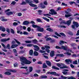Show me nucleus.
Returning a JSON list of instances; mask_svg holds the SVG:
<instances>
[{"mask_svg":"<svg viewBox=\"0 0 79 79\" xmlns=\"http://www.w3.org/2000/svg\"><path fill=\"white\" fill-rule=\"evenodd\" d=\"M43 68H47V66L46 65V63H44L42 67Z\"/></svg>","mask_w":79,"mask_h":79,"instance_id":"nucleus-22","label":"nucleus"},{"mask_svg":"<svg viewBox=\"0 0 79 79\" xmlns=\"http://www.w3.org/2000/svg\"><path fill=\"white\" fill-rule=\"evenodd\" d=\"M30 23L27 21H25L23 22V24L24 25H28V24H29Z\"/></svg>","mask_w":79,"mask_h":79,"instance_id":"nucleus-10","label":"nucleus"},{"mask_svg":"<svg viewBox=\"0 0 79 79\" xmlns=\"http://www.w3.org/2000/svg\"><path fill=\"white\" fill-rule=\"evenodd\" d=\"M47 77L44 75H41L40 76V79H44L45 78H47Z\"/></svg>","mask_w":79,"mask_h":79,"instance_id":"nucleus-19","label":"nucleus"},{"mask_svg":"<svg viewBox=\"0 0 79 79\" xmlns=\"http://www.w3.org/2000/svg\"><path fill=\"white\" fill-rule=\"evenodd\" d=\"M45 50L46 51V52H47V53H50V50L46 49H45Z\"/></svg>","mask_w":79,"mask_h":79,"instance_id":"nucleus-64","label":"nucleus"},{"mask_svg":"<svg viewBox=\"0 0 79 79\" xmlns=\"http://www.w3.org/2000/svg\"><path fill=\"white\" fill-rule=\"evenodd\" d=\"M14 40H15L16 42L19 45H20V44H21V43L19 42L18 41V40H16L15 39Z\"/></svg>","mask_w":79,"mask_h":79,"instance_id":"nucleus-46","label":"nucleus"},{"mask_svg":"<svg viewBox=\"0 0 79 79\" xmlns=\"http://www.w3.org/2000/svg\"><path fill=\"white\" fill-rule=\"evenodd\" d=\"M26 2L27 3H31L32 2L31 0H26Z\"/></svg>","mask_w":79,"mask_h":79,"instance_id":"nucleus-26","label":"nucleus"},{"mask_svg":"<svg viewBox=\"0 0 79 79\" xmlns=\"http://www.w3.org/2000/svg\"><path fill=\"white\" fill-rule=\"evenodd\" d=\"M32 42L34 44H36V43H37V40L36 39L32 40Z\"/></svg>","mask_w":79,"mask_h":79,"instance_id":"nucleus-31","label":"nucleus"},{"mask_svg":"<svg viewBox=\"0 0 79 79\" xmlns=\"http://www.w3.org/2000/svg\"><path fill=\"white\" fill-rule=\"evenodd\" d=\"M27 3L25 2H23L22 3L20 4L22 5H26Z\"/></svg>","mask_w":79,"mask_h":79,"instance_id":"nucleus-41","label":"nucleus"},{"mask_svg":"<svg viewBox=\"0 0 79 79\" xmlns=\"http://www.w3.org/2000/svg\"><path fill=\"white\" fill-rule=\"evenodd\" d=\"M0 31H2L3 32H5L6 30L5 29V28L4 27H0Z\"/></svg>","mask_w":79,"mask_h":79,"instance_id":"nucleus-9","label":"nucleus"},{"mask_svg":"<svg viewBox=\"0 0 79 79\" xmlns=\"http://www.w3.org/2000/svg\"><path fill=\"white\" fill-rule=\"evenodd\" d=\"M33 47H34V48H35V51H39V50L40 48H39V46H38L37 45H33Z\"/></svg>","mask_w":79,"mask_h":79,"instance_id":"nucleus-7","label":"nucleus"},{"mask_svg":"<svg viewBox=\"0 0 79 79\" xmlns=\"http://www.w3.org/2000/svg\"><path fill=\"white\" fill-rule=\"evenodd\" d=\"M18 46L17 44H13L11 46V48H16Z\"/></svg>","mask_w":79,"mask_h":79,"instance_id":"nucleus-16","label":"nucleus"},{"mask_svg":"<svg viewBox=\"0 0 79 79\" xmlns=\"http://www.w3.org/2000/svg\"><path fill=\"white\" fill-rule=\"evenodd\" d=\"M59 27H61V28H66V27L65 26L62 25H60L57 26Z\"/></svg>","mask_w":79,"mask_h":79,"instance_id":"nucleus-21","label":"nucleus"},{"mask_svg":"<svg viewBox=\"0 0 79 79\" xmlns=\"http://www.w3.org/2000/svg\"><path fill=\"white\" fill-rule=\"evenodd\" d=\"M37 30L38 31H39V32H44V28H41V27L39 26H38L37 27Z\"/></svg>","mask_w":79,"mask_h":79,"instance_id":"nucleus-4","label":"nucleus"},{"mask_svg":"<svg viewBox=\"0 0 79 79\" xmlns=\"http://www.w3.org/2000/svg\"><path fill=\"white\" fill-rule=\"evenodd\" d=\"M30 23L32 24V25L35 24V22H34L32 21H31Z\"/></svg>","mask_w":79,"mask_h":79,"instance_id":"nucleus-62","label":"nucleus"},{"mask_svg":"<svg viewBox=\"0 0 79 79\" xmlns=\"http://www.w3.org/2000/svg\"><path fill=\"white\" fill-rule=\"evenodd\" d=\"M71 16V15H65V18H68Z\"/></svg>","mask_w":79,"mask_h":79,"instance_id":"nucleus-40","label":"nucleus"},{"mask_svg":"<svg viewBox=\"0 0 79 79\" xmlns=\"http://www.w3.org/2000/svg\"><path fill=\"white\" fill-rule=\"evenodd\" d=\"M44 47L46 48H48V49L50 48V46L48 45L44 46Z\"/></svg>","mask_w":79,"mask_h":79,"instance_id":"nucleus-48","label":"nucleus"},{"mask_svg":"<svg viewBox=\"0 0 79 79\" xmlns=\"http://www.w3.org/2000/svg\"><path fill=\"white\" fill-rule=\"evenodd\" d=\"M29 5L31 6H32L33 7H35L37 6V5L32 3H30Z\"/></svg>","mask_w":79,"mask_h":79,"instance_id":"nucleus-18","label":"nucleus"},{"mask_svg":"<svg viewBox=\"0 0 79 79\" xmlns=\"http://www.w3.org/2000/svg\"><path fill=\"white\" fill-rule=\"evenodd\" d=\"M25 42L27 44H31L32 43V41H31L26 40V41H25Z\"/></svg>","mask_w":79,"mask_h":79,"instance_id":"nucleus-32","label":"nucleus"},{"mask_svg":"<svg viewBox=\"0 0 79 79\" xmlns=\"http://www.w3.org/2000/svg\"><path fill=\"white\" fill-rule=\"evenodd\" d=\"M18 23H17L14 22L13 23V25H14L15 26H17V25H18Z\"/></svg>","mask_w":79,"mask_h":79,"instance_id":"nucleus-55","label":"nucleus"},{"mask_svg":"<svg viewBox=\"0 0 79 79\" xmlns=\"http://www.w3.org/2000/svg\"><path fill=\"white\" fill-rule=\"evenodd\" d=\"M62 73L64 75H67L68 74V72L66 71L63 72H62Z\"/></svg>","mask_w":79,"mask_h":79,"instance_id":"nucleus-39","label":"nucleus"},{"mask_svg":"<svg viewBox=\"0 0 79 79\" xmlns=\"http://www.w3.org/2000/svg\"><path fill=\"white\" fill-rule=\"evenodd\" d=\"M60 69H64V68H68V66H64L62 67H60Z\"/></svg>","mask_w":79,"mask_h":79,"instance_id":"nucleus-28","label":"nucleus"},{"mask_svg":"<svg viewBox=\"0 0 79 79\" xmlns=\"http://www.w3.org/2000/svg\"><path fill=\"white\" fill-rule=\"evenodd\" d=\"M66 24H67L68 26H69L70 24L71 23V20H69L67 21L66 23Z\"/></svg>","mask_w":79,"mask_h":79,"instance_id":"nucleus-14","label":"nucleus"},{"mask_svg":"<svg viewBox=\"0 0 79 79\" xmlns=\"http://www.w3.org/2000/svg\"><path fill=\"white\" fill-rule=\"evenodd\" d=\"M56 56H60V57H64V55L63 54H58L56 55Z\"/></svg>","mask_w":79,"mask_h":79,"instance_id":"nucleus-15","label":"nucleus"},{"mask_svg":"<svg viewBox=\"0 0 79 79\" xmlns=\"http://www.w3.org/2000/svg\"><path fill=\"white\" fill-rule=\"evenodd\" d=\"M20 60L21 61V64L22 65H24V64H30L31 63V62L28 60L25 57L22 56L20 57Z\"/></svg>","mask_w":79,"mask_h":79,"instance_id":"nucleus-1","label":"nucleus"},{"mask_svg":"<svg viewBox=\"0 0 79 79\" xmlns=\"http://www.w3.org/2000/svg\"><path fill=\"white\" fill-rule=\"evenodd\" d=\"M33 2H35V3H39V0H33Z\"/></svg>","mask_w":79,"mask_h":79,"instance_id":"nucleus-52","label":"nucleus"},{"mask_svg":"<svg viewBox=\"0 0 79 79\" xmlns=\"http://www.w3.org/2000/svg\"><path fill=\"white\" fill-rule=\"evenodd\" d=\"M52 68L55 69H56L57 70H60V69L58 68L55 66H52Z\"/></svg>","mask_w":79,"mask_h":79,"instance_id":"nucleus-20","label":"nucleus"},{"mask_svg":"<svg viewBox=\"0 0 79 79\" xmlns=\"http://www.w3.org/2000/svg\"><path fill=\"white\" fill-rule=\"evenodd\" d=\"M56 48L57 49H62L63 50H68V47L67 46H61V48L58 46H56Z\"/></svg>","mask_w":79,"mask_h":79,"instance_id":"nucleus-2","label":"nucleus"},{"mask_svg":"<svg viewBox=\"0 0 79 79\" xmlns=\"http://www.w3.org/2000/svg\"><path fill=\"white\" fill-rule=\"evenodd\" d=\"M10 32L12 34H15V31L13 29H11L10 30Z\"/></svg>","mask_w":79,"mask_h":79,"instance_id":"nucleus-37","label":"nucleus"},{"mask_svg":"<svg viewBox=\"0 0 79 79\" xmlns=\"http://www.w3.org/2000/svg\"><path fill=\"white\" fill-rule=\"evenodd\" d=\"M46 30L47 31H49V32H53V29H52L50 28L46 29Z\"/></svg>","mask_w":79,"mask_h":79,"instance_id":"nucleus-17","label":"nucleus"},{"mask_svg":"<svg viewBox=\"0 0 79 79\" xmlns=\"http://www.w3.org/2000/svg\"><path fill=\"white\" fill-rule=\"evenodd\" d=\"M50 11L51 12V13L49 12V13L50 14V15H56V14H57V13H56V11H55L54 9H51L50 10Z\"/></svg>","mask_w":79,"mask_h":79,"instance_id":"nucleus-5","label":"nucleus"},{"mask_svg":"<svg viewBox=\"0 0 79 79\" xmlns=\"http://www.w3.org/2000/svg\"><path fill=\"white\" fill-rule=\"evenodd\" d=\"M29 71L30 73L31 72H32V70H33V68H32V67H30L29 68Z\"/></svg>","mask_w":79,"mask_h":79,"instance_id":"nucleus-29","label":"nucleus"},{"mask_svg":"<svg viewBox=\"0 0 79 79\" xmlns=\"http://www.w3.org/2000/svg\"><path fill=\"white\" fill-rule=\"evenodd\" d=\"M55 34L56 35H57V36H58V37H61V35H60V34H59L58 33L56 32H55Z\"/></svg>","mask_w":79,"mask_h":79,"instance_id":"nucleus-44","label":"nucleus"},{"mask_svg":"<svg viewBox=\"0 0 79 79\" xmlns=\"http://www.w3.org/2000/svg\"><path fill=\"white\" fill-rule=\"evenodd\" d=\"M34 44H27V47H34Z\"/></svg>","mask_w":79,"mask_h":79,"instance_id":"nucleus-30","label":"nucleus"},{"mask_svg":"<svg viewBox=\"0 0 79 79\" xmlns=\"http://www.w3.org/2000/svg\"><path fill=\"white\" fill-rule=\"evenodd\" d=\"M56 72H53L51 73V74H52L53 75H55H55L56 74Z\"/></svg>","mask_w":79,"mask_h":79,"instance_id":"nucleus-53","label":"nucleus"},{"mask_svg":"<svg viewBox=\"0 0 79 79\" xmlns=\"http://www.w3.org/2000/svg\"><path fill=\"white\" fill-rule=\"evenodd\" d=\"M54 53H55L54 51H51V52L50 53V56L52 57H53V56L55 55Z\"/></svg>","mask_w":79,"mask_h":79,"instance_id":"nucleus-12","label":"nucleus"},{"mask_svg":"<svg viewBox=\"0 0 79 79\" xmlns=\"http://www.w3.org/2000/svg\"><path fill=\"white\" fill-rule=\"evenodd\" d=\"M65 61L66 62L67 64H70L69 62H70V63L72 62V60L71 59H66L65 60Z\"/></svg>","mask_w":79,"mask_h":79,"instance_id":"nucleus-8","label":"nucleus"},{"mask_svg":"<svg viewBox=\"0 0 79 79\" xmlns=\"http://www.w3.org/2000/svg\"><path fill=\"white\" fill-rule=\"evenodd\" d=\"M1 45L2 47H3L4 48H6V47L5 46V44H4L2 43Z\"/></svg>","mask_w":79,"mask_h":79,"instance_id":"nucleus-49","label":"nucleus"},{"mask_svg":"<svg viewBox=\"0 0 79 79\" xmlns=\"http://www.w3.org/2000/svg\"><path fill=\"white\" fill-rule=\"evenodd\" d=\"M32 26L34 28H37L38 26L37 25H32Z\"/></svg>","mask_w":79,"mask_h":79,"instance_id":"nucleus-38","label":"nucleus"},{"mask_svg":"<svg viewBox=\"0 0 79 79\" xmlns=\"http://www.w3.org/2000/svg\"><path fill=\"white\" fill-rule=\"evenodd\" d=\"M60 34L61 35H62V36H64V37H66V35L64 34L63 33H60Z\"/></svg>","mask_w":79,"mask_h":79,"instance_id":"nucleus-43","label":"nucleus"},{"mask_svg":"<svg viewBox=\"0 0 79 79\" xmlns=\"http://www.w3.org/2000/svg\"><path fill=\"white\" fill-rule=\"evenodd\" d=\"M37 21H38V22H41V21H42L41 20V19H37Z\"/></svg>","mask_w":79,"mask_h":79,"instance_id":"nucleus-63","label":"nucleus"},{"mask_svg":"<svg viewBox=\"0 0 79 79\" xmlns=\"http://www.w3.org/2000/svg\"><path fill=\"white\" fill-rule=\"evenodd\" d=\"M56 65L59 67H61V65L60 63L56 64Z\"/></svg>","mask_w":79,"mask_h":79,"instance_id":"nucleus-58","label":"nucleus"},{"mask_svg":"<svg viewBox=\"0 0 79 79\" xmlns=\"http://www.w3.org/2000/svg\"><path fill=\"white\" fill-rule=\"evenodd\" d=\"M40 53H45L46 52L44 51L40 50Z\"/></svg>","mask_w":79,"mask_h":79,"instance_id":"nucleus-59","label":"nucleus"},{"mask_svg":"<svg viewBox=\"0 0 79 79\" xmlns=\"http://www.w3.org/2000/svg\"><path fill=\"white\" fill-rule=\"evenodd\" d=\"M10 40V38H7L6 39H4L1 40V42H7V41H8Z\"/></svg>","mask_w":79,"mask_h":79,"instance_id":"nucleus-6","label":"nucleus"},{"mask_svg":"<svg viewBox=\"0 0 79 79\" xmlns=\"http://www.w3.org/2000/svg\"><path fill=\"white\" fill-rule=\"evenodd\" d=\"M6 14V15H7L8 16H10V15H13V12L10 11L7 12Z\"/></svg>","mask_w":79,"mask_h":79,"instance_id":"nucleus-13","label":"nucleus"},{"mask_svg":"<svg viewBox=\"0 0 79 79\" xmlns=\"http://www.w3.org/2000/svg\"><path fill=\"white\" fill-rule=\"evenodd\" d=\"M6 35V34H3V33H2L1 34V35H2V37H5V36Z\"/></svg>","mask_w":79,"mask_h":79,"instance_id":"nucleus-60","label":"nucleus"},{"mask_svg":"<svg viewBox=\"0 0 79 79\" xmlns=\"http://www.w3.org/2000/svg\"><path fill=\"white\" fill-rule=\"evenodd\" d=\"M27 31L28 32H30V31H31V28H30V27H28L27 29Z\"/></svg>","mask_w":79,"mask_h":79,"instance_id":"nucleus-56","label":"nucleus"},{"mask_svg":"<svg viewBox=\"0 0 79 79\" xmlns=\"http://www.w3.org/2000/svg\"><path fill=\"white\" fill-rule=\"evenodd\" d=\"M34 56H38L39 55V53L36 51H34Z\"/></svg>","mask_w":79,"mask_h":79,"instance_id":"nucleus-23","label":"nucleus"},{"mask_svg":"<svg viewBox=\"0 0 79 79\" xmlns=\"http://www.w3.org/2000/svg\"><path fill=\"white\" fill-rule=\"evenodd\" d=\"M23 34H24V35H28L29 33L26 31H23Z\"/></svg>","mask_w":79,"mask_h":79,"instance_id":"nucleus-42","label":"nucleus"},{"mask_svg":"<svg viewBox=\"0 0 79 79\" xmlns=\"http://www.w3.org/2000/svg\"><path fill=\"white\" fill-rule=\"evenodd\" d=\"M60 24H66V22L64 20H62L61 22L60 23Z\"/></svg>","mask_w":79,"mask_h":79,"instance_id":"nucleus-33","label":"nucleus"},{"mask_svg":"<svg viewBox=\"0 0 79 79\" xmlns=\"http://www.w3.org/2000/svg\"><path fill=\"white\" fill-rule=\"evenodd\" d=\"M73 64H77V60H75L73 62Z\"/></svg>","mask_w":79,"mask_h":79,"instance_id":"nucleus-45","label":"nucleus"},{"mask_svg":"<svg viewBox=\"0 0 79 79\" xmlns=\"http://www.w3.org/2000/svg\"><path fill=\"white\" fill-rule=\"evenodd\" d=\"M61 78H59V79H66L68 78V77H64L63 76H61Z\"/></svg>","mask_w":79,"mask_h":79,"instance_id":"nucleus-34","label":"nucleus"},{"mask_svg":"<svg viewBox=\"0 0 79 79\" xmlns=\"http://www.w3.org/2000/svg\"><path fill=\"white\" fill-rule=\"evenodd\" d=\"M8 71H9L10 72H13V73H16V71L15 70L9 69Z\"/></svg>","mask_w":79,"mask_h":79,"instance_id":"nucleus-25","label":"nucleus"},{"mask_svg":"<svg viewBox=\"0 0 79 79\" xmlns=\"http://www.w3.org/2000/svg\"><path fill=\"white\" fill-rule=\"evenodd\" d=\"M24 53V52L23 51H20L19 52V54H23V53Z\"/></svg>","mask_w":79,"mask_h":79,"instance_id":"nucleus-51","label":"nucleus"},{"mask_svg":"<svg viewBox=\"0 0 79 79\" xmlns=\"http://www.w3.org/2000/svg\"><path fill=\"white\" fill-rule=\"evenodd\" d=\"M52 40V38L50 37H49L46 39L47 41H48L49 40Z\"/></svg>","mask_w":79,"mask_h":79,"instance_id":"nucleus-54","label":"nucleus"},{"mask_svg":"<svg viewBox=\"0 0 79 79\" xmlns=\"http://www.w3.org/2000/svg\"><path fill=\"white\" fill-rule=\"evenodd\" d=\"M29 54L30 55L32 56L33 55V50H31L29 52Z\"/></svg>","mask_w":79,"mask_h":79,"instance_id":"nucleus-27","label":"nucleus"},{"mask_svg":"<svg viewBox=\"0 0 79 79\" xmlns=\"http://www.w3.org/2000/svg\"><path fill=\"white\" fill-rule=\"evenodd\" d=\"M16 3V2L15 1H12L10 4V5H15Z\"/></svg>","mask_w":79,"mask_h":79,"instance_id":"nucleus-36","label":"nucleus"},{"mask_svg":"<svg viewBox=\"0 0 79 79\" xmlns=\"http://www.w3.org/2000/svg\"><path fill=\"white\" fill-rule=\"evenodd\" d=\"M69 3L70 4V5H73V3H75V2H69Z\"/></svg>","mask_w":79,"mask_h":79,"instance_id":"nucleus-57","label":"nucleus"},{"mask_svg":"<svg viewBox=\"0 0 79 79\" xmlns=\"http://www.w3.org/2000/svg\"><path fill=\"white\" fill-rule=\"evenodd\" d=\"M46 63L48 65V66H51L52 64H51V62H50V61H48V60H46Z\"/></svg>","mask_w":79,"mask_h":79,"instance_id":"nucleus-11","label":"nucleus"},{"mask_svg":"<svg viewBox=\"0 0 79 79\" xmlns=\"http://www.w3.org/2000/svg\"><path fill=\"white\" fill-rule=\"evenodd\" d=\"M73 24H74V25H72V27L73 28V29H74L75 28V26L77 28L79 27V24H78L77 23L74 21L73 22Z\"/></svg>","mask_w":79,"mask_h":79,"instance_id":"nucleus-3","label":"nucleus"},{"mask_svg":"<svg viewBox=\"0 0 79 79\" xmlns=\"http://www.w3.org/2000/svg\"><path fill=\"white\" fill-rule=\"evenodd\" d=\"M4 74H6V75H11V73L10 72H6Z\"/></svg>","mask_w":79,"mask_h":79,"instance_id":"nucleus-35","label":"nucleus"},{"mask_svg":"<svg viewBox=\"0 0 79 79\" xmlns=\"http://www.w3.org/2000/svg\"><path fill=\"white\" fill-rule=\"evenodd\" d=\"M70 45L72 46H76V44H75V43H72L70 44Z\"/></svg>","mask_w":79,"mask_h":79,"instance_id":"nucleus-61","label":"nucleus"},{"mask_svg":"<svg viewBox=\"0 0 79 79\" xmlns=\"http://www.w3.org/2000/svg\"><path fill=\"white\" fill-rule=\"evenodd\" d=\"M64 43H65V44H67L66 42H64L62 40L60 41L59 44H60V45H62V44H64Z\"/></svg>","mask_w":79,"mask_h":79,"instance_id":"nucleus-24","label":"nucleus"},{"mask_svg":"<svg viewBox=\"0 0 79 79\" xmlns=\"http://www.w3.org/2000/svg\"><path fill=\"white\" fill-rule=\"evenodd\" d=\"M7 19H2L1 21H4V22H5V21H7Z\"/></svg>","mask_w":79,"mask_h":79,"instance_id":"nucleus-47","label":"nucleus"},{"mask_svg":"<svg viewBox=\"0 0 79 79\" xmlns=\"http://www.w3.org/2000/svg\"><path fill=\"white\" fill-rule=\"evenodd\" d=\"M6 47L8 49H10V44H8L6 45Z\"/></svg>","mask_w":79,"mask_h":79,"instance_id":"nucleus-50","label":"nucleus"}]
</instances>
